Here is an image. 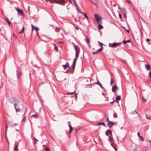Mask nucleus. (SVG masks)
Returning <instances> with one entry per match:
<instances>
[{"mask_svg": "<svg viewBox=\"0 0 151 151\" xmlns=\"http://www.w3.org/2000/svg\"><path fill=\"white\" fill-rule=\"evenodd\" d=\"M13 100H14L15 101H16L17 100L15 98H13Z\"/></svg>", "mask_w": 151, "mask_h": 151, "instance_id": "nucleus-58", "label": "nucleus"}, {"mask_svg": "<svg viewBox=\"0 0 151 151\" xmlns=\"http://www.w3.org/2000/svg\"><path fill=\"white\" fill-rule=\"evenodd\" d=\"M130 42H131V41L130 40H128L127 41H125V40H124L123 41V43L124 44H125L126 43Z\"/></svg>", "mask_w": 151, "mask_h": 151, "instance_id": "nucleus-17", "label": "nucleus"}, {"mask_svg": "<svg viewBox=\"0 0 151 151\" xmlns=\"http://www.w3.org/2000/svg\"><path fill=\"white\" fill-rule=\"evenodd\" d=\"M46 151H50L49 149L48 148H46L45 149Z\"/></svg>", "mask_w": 151, "mask_h": 151, "instance_id": "nucleus-55", "label": "nucleus"}, {"mask_svg": "<svg viewBox=\"0 0 151 151\" xmlns=\"http://www.w3.org/2000/svg\"><path fill=\"white\" fill-rule=\"evenodd\" d=\"M62 66L63 67L64 69H65L66 68L69 67V65L68 62H67L65 65H62Z\"/></svg>", "mask_w": 151, "mask_h": 151, "instance_id": "nucleus-8", "label": "nucleus"}, {"mask_svg": "<svg viewBox=\"0 0 151 151\" xmlns=\"http://www.w3.org/2000/svg\"><path fill=\"white\" fill-rule=\"evenodd\" d=\"M69 72V70H67L65 72V73H68Z\"/></svg>", "mask_w": 151, "mask_h": 151, "instance_id": "nucleus-63", "label": "nucleus"}, {"mask_svg": "<svg viewBox=\"0 0 151 151\" xmlns=\"http://www.w3.org/2000/svg\"><path fill=\"white\" fill-rule=\"evenodd\" d=\"M75 5V6H78V5L77 4L76 2V0H75V1H73Z\"/></svg>", "mask_w": 151, "mask_h": 151, "instance_id": "nucleus-46", "label": "nucleus"}, {"mask_svg": "<svg viewBox=\"0 0 151 151\" xmlns=\"http://www.w3.org/2000/svg\"><path fill=\"white\" fill-rule=\"evenodd\" d=\"M7 128H8V126H6V131H5L6 134V133Z\"/></svg>", "mask_w": 151, "mask_h": 151, "instance_id": "nucleus-51", "label": "nucleus"}, {"mask_svg": "<svg viewBox=\"0 0 151 151\" xmlns=\"http://www.w3.org/2000/svg\"><path fill=\"white\" fill-rule=\"evenodd\" d=\"M114 124V123L113 122L109 121V122L107 124V125L109 128H111L113 126Z\"/></svg>", "mask_w": 151, "mask_h": 151, "instance_id": "nucleus-7", "label": "nucleus"}, {"mask_svg": "<svg viewBox=\"0 0 151 151\" xmlns=\"http://www.w3.org/2000/svg\"><path fill=\"white\" fill-rule=\"evenodd\" d=\"M145 68L147 70H149L150 68V65L149 64H147L145 65Z\"/></svg>", "mask_w": 151, "mask_h": 151, "instance_id": "nucleus-16", "label": "nucleus"}, {"mask_svg": "<svg viewBox=\"0 0 151 151\" xmlns=\"http://www.w3.org/2000/svg\"><path fill=\"white\" fill-rule=\"evenodd\" d=\"M97 125H103L104 126L106 127V125L104 122H99L97 123L96 124Z\"/></svg>", "mask_w": 151, "mask_h": 151, "instance_id": "nucleus-15", "label": "nucleus"}, {"mask_svg": "<svg viewBox=\"0 0 151 151\" xmlns=\"http://www.w3.org/2000/svg\"><path fill=\"white\" fill-rule=\"evenodd\" d=\"M113 81L112 80V78L111 79V81H110V84L111 85H112L113 84Z\"/></svg>", "mask_w": 151, "mask_h": 151, "instance_id": "nucleus-36", "label": "nucleus"}, {"mask_svg": "<svg viewBox=\"0 0 151 151\" xmlns=\"http://www.w3.org/2000/svg\"><path fill=\"white\" fill-rule=\"evenodd\" d=\"M109 141H111L113 140V138H112L111 137L109 136Z\"/></svg>", "mask_w": 151, "mask_h": 151, "instance_id": "nucleus-37", "label": "nucleus"}, {"mask_svg": "<svg viewBox=\"0 0 151 151\" xmlns=\"http://www.w3.org/2000/svg\"><path fill=\"white\" fill-rule=\"evenodd\" d=\"M24 27H23L21 31L19 32V34H22L24 32Z\"/></svg>", "mask_w": 151, "mask_h": 151, "instance_id": "nucleus-25", "label": "nucleus"}, {"mask_svg": "<svg viewBox=\"0 0 151 151\" xmlns=\"http://www.w3.org/2000/svg\"><path fill=\"white\" fill-rule=\"evenodd\" d=\"M113 116L115 118H116L117 117V114L116 113H114Z\"/></svg>", "mask_w": 151, "mask_h": 151, "instance_id": "nucleus-31", "label": "nucleus"}, {"mask_svg": "<svg viewBox=\"0 0 151 151\" xmlns=\"http://www.w3.org/2000/svg\"><path fill=\"white\" fill-rule=\"evenodd\" d=\"M78 59V58H75L74 60H73V64H76V60Z\"/></svg>", "mask_w": 151, "mask_h": 151, "instance_id": "nucleus-33", "label": "nucleus"}, {"mask_svg": "<svg viewBox=\"0 0 151 151\" xmlns=\"http://www.w3.org/2000/svg\"><path fill=\"white\" fill-rule=\"evenodd\" d=\"M106 120H107V121H108V122H109V121H109V118H108H108H107V119H106Z\"/></svg>", "mask_w": 151, "mask_h": 151, "instance_id": "nucleus-61", "label": "nucleus"}, {"mask_svg": "<svg viewBox=\"0 0 151 151\" xmlns=\"http://www.w3.org/2000/svg\"><path fill=\"white\" fill-rule=\"evenodd\" d=\"M95 19L97 22V24L102 23L101 17L98 14H95Z\"/></svg>", "mask_w": 151, "mask_h": 151, "instance_id": "nucleus-1", "label": "nucleus"}, {"mask_svg": "<svg viewBox=\"0 0 151 151\" xmlns=\"http://www.w3.org/2000/svg\"><path fill=\"white\" fill-rule=\"evenodd\" d=\"M85 40L86 41V42L88 44H89V39L88 38H86L85 39Z\"/></svg>", "mask_w": 151, "mask_h": 151, "instance_id": "nucleus-29", "label": "nucleus"}, {"mask_svg": "<svg viewBox=\"0 0 151 151\" xmlns=\"http://www.w3.org/2000/svg\"><path fill=\"white\" fill-rule=\"evenodd\" d=\"M150 41V39H146V41L147 42H148L149 41Z\"/></svg>", "mask_w": 151, "mask_h": 151, "instance_id": "nucleus-56", "label": "nucleus"}, {"mask_svg": "<svg viewBox=\"0 0 151 151\" xmlns=\"http://www.w3.org/2000/svg\"><path fill=\"white\" fill-rule=\"evenodd\" d=\"M146 117L147 118V119H151L150 116H147L146 115Z\"/></svg>", "mask_w": 151, "mask_h": 151, "instance_id": "nucleus-44", "label": "nucleus"}, {"mask_svg": "<svg viewBox=\"0 0 151 151\" xmlns=\"http://www.w3.org/2000/svg\"><path fill=\"white\" fill-rule=\"evenodd\" d=\"M100 1L99 0H96V4H98L99 3Z\"/></svg>", "mask_w": 151, "mask_h": 151, "instance_id": "nucleus-42", "label": "nucleus"}, {"mask_svg": "<svg viewBox=\"0 0 151 151\" xmlns=\"http://www.w3.org/2000/svg\"><path fill=\"white\" fill-rule=\"evenodd\" d=\"M32 116L35 118H36L37 117V114H34L32 115Z\"/></svg>", "mask_w": 151, "mask_h": 151, "instance_id": "nucleus-34", "label": "nucleus"}, {"mask_svg": "<svg viewBox=\"0 0 151 151\" xmlns=\"http://www.w3.org/2000/svg\"><path fill=\"white\" fill-rule=\"evenodd\" d=\"M111 146L114 148V149L116 147L115 145L114 144H111Z\"/></svg>", "mask_w": 151, "mask_h": 151, "instance_id": "nucleus-40", "label": "nucleus"}, {"mask_svg": "<svg viewBox=\"0 0 151 151\" xmlns=\"http://www.w3.org/2000/svg\"><path fill=\"white\" fill-rule=\"evenodd\" d=\"M34 139H35V140H36V141H34V143L35 144H36V142L38 140L35 137H34Z\"/></svg>", "mask_w": 151, "mask_h": 151, "instance_id": "nucleus-45", "label": "nucleus"}, {"mask_svg": "<svg viewBox=\"0 0 151 151\" xmlns=\"http://www.w3.org/2000/svg\"><path fill=\"white\" fill-rule=\"evenodd\" d=\"M141 19L144 22H145V20L144 19H143L141 17Z\"/></svg>", "mask_w": 151, "mask_h": 151, "instance_id": "nucleus-60", "label": "nucleus"}, {"mask_svg": "<svg viewBox=\"0 0 151 151\" xmlns=\"http://www.w3.org/2000/svg\"><path fill=\"white\" fill-rule=\"evenodd\" d=\"M76 64L73 63L72 65L71 66V67L72 68L73 70H74L75 68Z\"/></svg>", "mask_w": 151, "mask_h": 151, "instance_id": "nucleus-27", "label": "nucleus"}, {"mask_svg": "<svg viewBox=\"0 0 151 151\" xmlns=\"http://www.w3.org/2000/svg\"><path fill=\"white\" fill-rule=\"evenodd\" d=\"M60 30V28L59 27H57L55 29V31L56 32H58Z\"/></svg>", "mask_w": 151, "mask_h": 151, "instance_id": "nucleus-28", "label": "nucleus"}, {"mask_svg": "<svg viewBox=\"0 0 151 151\" xmlns=\"http://www.w3.org/2000/svg\"><path fill=\"white\" fill-rule=\"evenodd\" d=\"M55 1V3L64 4L65 3V0H54Z\"/></svg>", "mask_w": 151, "mask_h": 151, "instance_id": "nucleus-3", "label": "nucleus"}, {"mask_svg": "<svg viewBox=\"0 0 151 151\" xmlns=\"http://www.w3.org/2000/svg\"><path fill=\"white\" fill-rule=\"evenodd\" d=\"M80 13H81V14H83L84 15V16H85V18L87 19L88 20V16L86 15V14L84 13H83L82 12H80Z\"/></svg>", "mask_w": 151, "mask_h": 151, "instance_id": "nucleus-20", "label": "nucleus"}, {"mask_svg": "<svg viewBox=\"0 0 151 151\" xmlns=\"http://www.w3.org/2000/svg\"><path fill=\"white\" fill-rule=\"evenodd\" d=\"M28 10L29 11V10L30 6H28Z\"/></svg>", "mask_w": 151, "mask_h": 151, "instance_id": "nucleus-62", "label": "nucleus"}, {"mask_svg": "<svg viewBox=\"0 0 151 151\" xmlns=\"http://www.w3.org/2000/svg\"><path fill=\"white\" fill-rule=\"evenodd\" d=\"M16 9L18 12L21 15H22L23 14V13L21 10L18 8H16Z\"/></svg>", "mask_w": 151, "mask_h": 151, "instance_id": "nucleus-10", "label": "nucleus"}, {"mask_svg": "<svg viewBox=\"0 0 151 151\" xmlns=\"http://www.w3.org/2000/svg\"><path fill=\"white\" fill-rule=\"evenodd\" d=\"M31 26L32 27V31L35 27L32 24H31Z\"/></svg>", "mask_w": 151, "mask_h": 151, "instance_id": "nucleus-38", "label": "nucleus"}, {"mask_svg": "<svg viewBox=\"0 0 151 151\" xmlns=\"http://www.w3.org/2000/svg\"><path fill=\"white\" fill-rule=\"evenodd\" d=\"M97 83H95V84H96L99 85L100 86L101 88H103V87L102 85L99 82L97 79Z\"/></svg>", "mask_w": 151, "mask_h": 151, "instance_id": "nucleus-12", "label": "nucleus"}, {"mask_svg": "<svg viewBox=\"0 0 151 151\" xmlns=\"http://www.w3.org/2000/svg\"><path fill=\"white\" fill-rule=\"evenodd\" d=\"M17 78H18L19 79L20 77L22 75V72H19V71H17Z\"/></svg>", "mask_w": 151, "mask_h": 151, "instance_id": "nucleus-6", "label": "nucleus"}, {"mask_svg": "<svg viewBox=\"0 0 151 151\" xmlns=\"http://www.w3.org/2000/svg\"><path fill=\"white\" fill-rule=\"evenodd\" d=\"M78 56H79V52L78 51H76L75 58H76V59L78 58Z\"/></svg>", "mask_w": 151, "mask_h": 151, "instance_id": "nucleus-18", "label": "nucleus"}, {"mask_svg": "<svg viewBox=\"0 0 151 151\" xmlns=\"http://www.w3.org/2000/svg\"><path fill=\"white\" fill-rule=\"evenodd\" d=\"M101 24L102 23L98 24H99L98 26V29L99 30L101 29H103V26Z\"/></svg>", "mask_w": 151, "mask_h": 151, "instance_id": "nucleus-11", "label": "nucleus"}, {"mask_svg": "<svg viewBox=\"0 0 151 151\" xmlns=\"http://www.w3.org/2000/svg\"><path fill=\"white\" fill-rule=\"evenodd\" d=\"M103 48V47H101V48L97 50H96V51H95V54L99 52V51H101Z\"/></svg>", "mask_w": 151, "mask_h": 151, "instance_id": "nucleus-14", "label": "nucleus"}, {"mask_svg": "<svg viewBox=\"0 0 151 151\" xmlns=\"http://www.w3.org/2000/svg\"><path fill=\"white\" fill-rule=\"evenodd\" d=\"M119 17L121 19L122 17L121 15L120 14H119Z\"/></svg>", "mask_w": 151, "mask_h": 151, "instance_id": "nucleus-54", "label": "nucleus"}, {"mask_svg": "<svg viewBox=\"0 0 151 151\" xmlns=\"http://www.w3.org/2000/svg\"><path fill=\"white\" fill-rule=\"evenodd\" d=\"M124 17L125 19L127 18L126 15V13H124Z\"/></svg>", "mask_w": 151, "mask_h": 151, "instance_id": "nucleus-53", "label": "nucleus"}, {"mask_svg": "<svg viewBox=\"0 0 151 151\" xmlns=\"http://www.w3.org/2000/svg\"><path fill=\"white\" fill-rule=\"evenodd\" d=\"M131 114H136L138 115H139L138 114V113L137 112L136 110H134V111H132L131 113Z\"/></svg>", "mask_w": 151, "mask_h": 151, "instance_id": "nucleus-22", "label": "nucleus"}, {"mask_svg": "<svg viewBox=\"0 0 151 151\" xmlns=\"http://www.w3.org/2000/svg\"><path fill=\"white\" fill-rule=\"evenodd\" d=\"M50 3H55V1H54V0H50Z\"/></svg>", "mask_w": 151, "mask_h": 151, "instance_id": "nucleus-39", "label": "nucleus"}, {"mask_svg": "<svg viewBox=\"0 0 151 151\" xmlns=\"http://www.w3.org/2000/svg\"><path fill=\"white\" fill-rule=\"evenodd\" d=\"M74 48H75V49L76 50V51H78V48H77V46H74Z\"/></svg>", "mask_w": 151, "mask_h": 151, "instance_id": "nucleus-50", "label": "nucleus"}, {"mask_svg": "<svg viewBox=\"0 0 151 151\" xmlns=\"http://www.w3.org/2000/svg\"><path fill=\"white\" fill-rule=\"evenodd\" d=\"M91 85H92V84H88L86 86H87V87L90 88L91 87Z\"/></svg>", "mask_w": 151, "mask_h": 151, "instance_id": "nucleus-41", "label": "nucleus"}, {"mask_svg": "<svg viewBox=\"0 0 151 151\" xmlns=\"http://www.w3.org/2000/svg\"><path fill=\"white\" fill-rule=\"evenodd\" d=\"M118 89V88L116 85L114 86L112 88V90L113 92H115Z\"/></svg>", "mask_w": 151, "mask_h": 151, "instance_id": "nucleus-5", "label": "nucleus"}, {"mask_svg": "<svg viewBox=\"0 0 151 151\" xmlns=\"http://www.w3.org/2000/svg\"><path fill=\"white\" fill-rule=\"evenodd\" d=\"M5 20L7 22L9 25H10V24H12V22L9 21L8 18H6L5 19Z\"/></svg>", "mask_w": 151, "mask_h": 151, "instance_id": "nucleus-19", "label": "nucleus"}, {"mask_svg": "<svg viewBox=\"0 0 151 151\" xmlns=\"http://www.w3.org/2000/svg\"><path fill=\"white\" fill-rule=\"evenodd\" d=\"M98 42L99 43L100 45L101 46V47H102V45H103V44L100 42L99 41H98Z\"/></svg>", "mask_w": 151, "mask_h": 151, "instance_id": "nucleus-47", "label": "nucleus"}, {"mask_svg": "<svg viewBox=\"0 0 151 151\" xmlns=\"http://www.w3.org/2000/svg\"><path fill=\"white\" fill-rule=\"evenodd\" d=\"M7 128H8V126H6V131H5L6 134V133Z\"/></svg>", "mask_w": 151, "mask_h": 151, "instance_id": "nucleus-52", "label": "nucleus"}, {"mask_svg": "<svg viewBox=\"0 0 151 151\" xmlns=\"http://www.w3.org/2000/svg\"><path fill=\"white\" fill-rule=\"evenodd\" d=\"M35 30L36 31V32L38 31L39 30V29L37 27H35Z\"/></svg>", "mask_w": 151, "mask_h": 151, "instance_id": "nucleus-43", "label": "nucleus"}, {"mask_svg": "<svg viewBox=\"0 0 151 151\" xmlns=\"http://www.w3.org/2000/svg\"><path fill=\"white\" fill-rule=\"evenodd\" d=\"M76 7L77 9V10L80 13V12H81V11L80 9L79 6H78V5L76 6Z\"/></svg>", "mask_w": 151, "mask_h": 151, "instance_id": "nucleus-24", "label": "nucleus"}, {"mask_svg": "<svg viewBox=\"0 0 151 151\" xmlns=\"http://www.w3.org/2000/svg\"><path fill=\"white\" fill-rule=\"evenodd\" d=\"M122 11L124 12V13H126V11L125 8L124 7H123L121 9Z\"/></svg>", "mask_w": 151, "mask_h": 151, "instance_id": "nucleus-26", "label": "nucleus"}, {"mask_svg": "<svg viewBox=\"0 0 151 151\" xmlns=\"http://www.w3.org/2000/svg\"><path fill=\"white\" fill-rule=\"evenodd\" d=\"M69 128H70V131H69V133H71V132H72L73 130V128L72 127L70 124H69Z\"/></svg>", "mask_w": 151, "mask_h": 151, "instance_id": "nucleus-13", "label": "nucleus"}, {"mask_svg": "<svg viewBox=\"0 0 151 151\" xmlns=\"http://www.w3.org/2000/svg\"><path fill=\"white\" fill-rule=\"evenodd\" d=\"M13 104L14 106V108L16 112H19L20 111V107L18 104Z\"/></svg>", "mask_w": 151, "mask_h": 151, "instance_id": "nucleus-4", "label": "nucleus"}, {"mask_svg": "<svg viewBox=\"0 0 151 151\" xmlns=\"http://www.w3.org/2000/svg\"><path fill=\"white\" fill-rule=\"evenodd\" d=\"M76 92V91H74L73 92H72V93H67V94H68V95H69V94H73L74 93H75V92Z\"/></svg>", "mask_w": 151, "mask_h": 151, "instance_id": "nucleus-35", "label": "nucleus"}, {"mask_svg": "<svg viewBox=\"0 0 151 151\" xmlns=\"http://www.w3.org/2000/svg\"><path fill=\"white\" fill-rule=\"evenodd\" d=\"M142 99L143 100V101L144 102H146V100L143 97H142Z\"/></svg>", "mask_w": 151, "mask_h": 151, "instance_id": "nucleus-49", "label": "nucleus"}, {"mask_svg": "<svg viewBox=\"0 0 151 151\" xmlns=\"http://www.w3.org/2000/svg\"><path fill=\"white\" fill-rule=\"evenodd\" d=\"M140 138V140L141 141H143L144 140V139L141 136L139 137Z\"/></svg>", "mask_w": 151, "mask_h": 151, "instance_id": "nucleus-32", "label": "nucleus"}, {"mask_svg": "<svg viewBox=\"0 0 151 151\" xmlns=\"http://www.w3.org/2000/svg\"><path fill=\"white\" fill-rule=\"evenodd\" d=\"M26 119V117L24 116L22 120V122H24Z\"/></svg>", "mask_w": 151, "mask_h": 151, "instance_id": "nucleus-48", "label": "nucleus"}, {"mask_svg": "<svg viewBox=\"0 0 151 151\" xmlns=\"http://www.w3.org/2000/svg\"><path fill=\"white\" fill-rule=\"evenodd\" d=\"M108 134H109L111 135L112 134V132L109 129H108L105 132V134L107 136H108Z\"/></svg>", "mask_w": 151, "mask_h": 151, "instance_id": "nucleus-9", "label": "nucleus"}, {"mask_svg": "<svg viewBox=\"0 0 151 151\" xmlns=\"http://www.w3.org/2000/svg\"><path fill=\"white\" fill-rule=\"evenodd\" d=\"M18 145H16L14 147V151H18V149H17Z\"/></svg>", "mask_w": 151, "mask_h": 151, "instance_id": "nucleus-23", "label": "nucleus"}, {"mask_svg": "<svg viewBox=\"0 0 151 151\" xmlns=\"http://www.w3.org/2000/svg\"><path fill=\"white\" fill-rule=\"evenodd\" d=\"M121 43V42L116 43L114 42L112 44H109V46L111 47H116L117 46L119 45Z\"/></svg>", "mask_w": 151, "mask_h": 151, "instance_id": "nucleus-2", "label": "nucleus"}, {"mask_svg": "<svg viewBox=\"0 0 151 151\" xmlns=\"http://www.w3.org/2000/svg\"><path fill=\"white\" fill-rule=\"evenodd\" d=\"M114 101H113L111 102L110 103L111 104H113V103L114 102Z\"/></svg>", "mask_w": 151, "mask_h": 151, "instance_id": "nucleus-64", "label": "nucleus"}, {"mask_svg": "<svg viewBox=\"0 0 151 151\" xmlns=\"http://www.w3.org/2000/svg\"><path fill=\"white\" fill-rule=\"evenodd\" d=\"M54 45H55L54 49L56 50L57 51H58V47L56 46L55 44H54Z\"/></svg>", "mask_w": 151, "mask_h": 151, "instance_id": "nucleus-30", "label": "nucleus"}, {"mask_svg": "<svg viewBox=\"0 0 151 151\" xmlns=\"http://www.w3.org/2000/svg\"><path fill=\"white\" fill-rule=\"evenodd\" d=\"M121 99V96L120 95L118 96L116 98V101H119Z\"/></svg>", "mask_w": 151, "mask_h": 151, "instance_id": "nucleus-21", "label": "nucleus"}, {"mask_svg": "<svg viewBox=\"0 0 151 151\" xmlns=\"http://www.w3.org/2000/svg\"><path fill=\"white\" fill-rule=\"evenodd\" d=\"M137 136H138V137H140L141 136H140L139 135V132H138V133H137Z\"/></svg>", "mask_w": 151, "mask_h": 151, "instance_id": "nucleus-59", "label": "nucleus"}, {"mask_svg": "<svg viewBox=\"0 0 151 151\" xmlns=\"http://www.w3.org/2000/svg\"><path fill=\"white\" fill-rule=\"evenodd\" d=\"M149 76L151 78V71L149 73Z\"/></svg>", "mask_w": 151, "mask_h": 151, "instance_id": "nucleus-57", "label": "nucleus"}]
</instances>
